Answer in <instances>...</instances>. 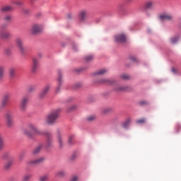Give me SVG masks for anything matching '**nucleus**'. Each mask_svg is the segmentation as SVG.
<instances>
[{"instance_id":"e433bc0d","label":"nucleus","mask_w":181,"mask_h":181,"mask_svg":"<svg viewBox=\"0 0 181 181\" xmlns=\"http://www.w3.org/2000/svg\"><path fill=\"white\" fill-rule=\"evenodd\" d=\"M96 118H97V117H95V115H91V116H89L87 118V119H88V121H94Z\"/></svg>"},{"instance_id":"dca6fc26","label":"nucleus","mask_w":181,"mask_h":181,"mask_svg":"<svg viewBox=\"0 0 181 181\" xmlns=\"http://www.w3.org/2000/svg\"><path fill=\"white\" fill-rule=\"evenodd\" d=\"M115 91H131V87L129 86H118L115 89Z\"/></svg>"},{"instance_id":"5701e85b","label":"nucleus","mask_w":181,"mask_h":181,"mask_svg":"<svg viewBox=\"0 0 181 181\" xmlns=\"http://www.w3.org/2000/svg\"><path fill=\"white\" fill-rule=\"evenodd\" d=\"M57 141L59 144V147L63 148V139H62V135H60V134H58L57 135Z\"/></svg>"},{"instance_id":"a18cd8bd","label":"nucleus","mask_w":181,"mask_h":181,"mask_svg":"<svg viewBox=\"0 0 181 181\" xmlns=\"http://www.w3.org/2000/svg\"><path fill=\"white\" fill-rule=\"evenodd\" d=\"M78 180V177L77 176H73L71 179V181H76Z\"/></svg>"},{"instance_id":"bb28decb","label":"nucleus","mask_w":181,"mask_h":181,"mask_svg":"<svg viewBox=\"0 0 181 181\" xmlns=\"http://www.w3.org/2000/svg\"><path fill=\"white\" fill-rule=\"evenodd\" d=\"M49 180V175H44L40 177L39 181H47Z\"/></svg>"},{"instance_id":"9b49d317","label":"nucleus","mask_w":181,"mask_h":181,"mask_svg":"<svg viewBox=\"0 0 181 181\" xmlns=\"http://www.w3.org/2000/svg\"><path fill=\"white\" fill-rule=\"evenodd\" d=\"M115 41L116 42V43H126L127 38L125 37V35L122 34L117 35L115 36Z\"/></svg>"},{"instance_id":"473e14b6","label":"nucleus","mask_w":181,"mask_h":181,"mask_svg":"<svg viewBox=\"0 0 181 181\" xmlns=\"http://www.w3.org/2000/svg\"><path fill=\"white\" fill-rule=\"evenodd\" d=\"M86 62H91L94 59V57L93 55H88L85 57Z\"/></svg>"},{"instance_id":"f257e3e1","label":"nucleus","mask_w":181,"mask_h":181,"mask_svg":"<svg viewBox=\"0 0 181 181\" xmlns=\"http://www.w3.org/2000/svg\"><path fill=\"white\" fill-rule=\"evenodd\" d=\"M28 129H30V131H32L33 135H37L38 136L45 135V136H46V138H47V148H50V146H52V144H53V136H52L51 133L43 132V131L37 129L35 125H33L32 124H28Z\"/></svg>"},{"instance_id":"4468645a","label":"nucleus","mask_w":181,"mask_h":181,"mask_svg":"<svg viewBox=\"0 0 181 181\" xmlns=\"http://www.w3.org/2000/svg\"><path fill=\"white\" fill-rule=\"evenodd\" d=\"M37 67H39V61L34 58L33 59V66H32L33 73H36V71H37Z\"/></svg>"},{"instance_id":"6ab92c4d","label":"nucleus","mask_w":181,"mask_h":181,"mask_svg":"<svg viewBox=\"0 0 181 181\" xmlns=\"http://www.w3.org/2000/svg\"><path fill=\"white\" fill-rule=\"evenodd\" d=\"M130 124H131V119L128 118V119H127L122 123V127H123V128H128Z\"/></svg>"},{"instance_id":"8fccbe9b","label":"nucleus","mask_w":181,"mask_h":181,"mask_svg":"<svg viewBox=\"0 0 181 181\" xmlns=\"http://www.w3.org/2000/svg\"><path fill=\"white\" fill-rule=\"evenodd\" d=\"M77 87H80V84H78V85H77Z\"/></svg>"},{"instance_id":"a19ab883","label":"nucleus","mask_w":181,"mask_h":181,"mask_svg":"<svg viewBox=\"0 0 181 181\" xmlns=\"http://www.w3.org/2000/svg\"><path fill=\"white\" fill-rule=\"evenodd\" d=\"M74 139V136H70L69 138V144H70V145H72L73 144V139Z\"/></svg>"},{"instance_id":"ddd939ff","label":"nucleus","mask_w":181,"mask_h":181,"mask_svg":"<svg viewBox=\"0 0 181 181\" xmlns=\"http://www.w3.org/2000/svg\"><path fill=\"white\" fill-rule=\"evenodd\" d=\"M43 162H45V158L44 157H41L28 162V164L29 165H40V163H43Z\"/></svg>"},{"instance_id":"c85d7f7f","label":"nucleus","mask_w":181,"mask_h":181,"mask_svg":"<svg viewBox=\"0 0 181 181\" xmlns=\"http://www.w3.org/2000/svg\"><path fill=\"white\" fill-rule=\"evenodd\" d=\"M31 177H32V175H30V174L24 175L23 176L22 181H28Z\"/></svg>"},{"instance_id":"0eeeda50","label":"nucleus","mask_w":181,"mask_h":181,"mask_svg":"<svg viewBox=\"0 0 181 181\" xmlns=\"http://www.w3.org/2000/svg\"><path fill=\"white\" fill-rule=\"evenodd\" d=\"M9 98H11V93H6L4 94L1 102V107H6V105H8Z\"/></svg>"},{"instance_id":"37998d69","label":"nucleus","mask_w":181,"mask_h":181,"mask_svg":"<svg viewBox=\"0 0 181 181\" xmlns=\"http://www.w3.org/2000/svg\"><path fill=\"white\" fill-rule=\"evenodd\" d=\"M14 4L15 5H18V6H22V5H23V2L21 1H15Z\"/></svg>"},{"instance_id":"f03ea898","label":"nucleus","mask_w":181,"mask_h":181,"mask_svg":"<svg viewBox=\"0 0 181 181\" xmlns=\"http://www.w3.org/2000/svg\"><path fill=\"white\" fill-rule=\"evenodd\" d=\"M60 109H56L49 112L45 119L46 124H47V125H53V124H56V121H57V119L60 115Z\"/></svg>"},{"instance_id":"4be33fe9","label":"nucleus","mask_w":181,"mask_h":181,"mask_svg":"<svg viewBox=\"0 0 181 181\" xmlns=\"http://www.w3.org/2000/svg\"><path fill=\"white\" fill-rule=\"evenodd\" d=\"M112 111V109L110 107H106L102 110V114L107 115V114H110Z\"/></svg>"},{"instance_id":"393cba45","label":"nucleus","mask_w":181,"mask_h":181,"mask_svg":"<svg viewBox=\"0 0 181 181\" xmlns=\"http://www.w3.org/2000/svg\"><path fill=\"white\" fill-rule=\"evenodd\" d=\"M178 40H179V37H173L170 39V42L172 45H175L177 43Z\"/></svg>"},{"instance_id":"412c9836","label":"nucleus","mask_w":181,"mask_h":181,"mask_svg":"<svg viewBox=\"0 0 181 181\" xmlns=\"http://www.w3.org/2000/svg\"><path fill=\"white\" fill-rule=\"evenodd\" d=\"M107 73L106 69H100L95 73V76H103Z\"/></svg>"},{"instance_id":"423d86ee","label":"nucleus","mask_w":181,"mask_h":181,"mask_svg":"<svg viewBox=\"0 0 181 181\" xmlns=\"http://www.w3.org/2000/svg\"><path fill=\"white\" fill-rule=\"evenodd\" d=\"M50 88H52L51 85H46L40 93L39 98H40V100L45 98V97H46V95H47V93L50 91Z\"/></svg>"},{"instance_id":"49530a36","label":"nucleus","mask_w":181,"mask_h":181,"mask_svg":"<svg viewBox=\"0 0 181 181\" xmlns=\"http://www.w3.org/2000/svg\"><path fill=\"white\" fill-rule=\"evenodd\" d=\"M130 60H132V62H136V57L134 56L130 57Z\"/></svg>"},{"instance_id":"3c124183","label":"nucleus","mask_w":181,"mask_h":181,"mask_svg":"<svg viewBox=\"0 0 181 181\" xmlns=\"http://www.w3.org/2000/svg\"><path fill=\"white\" fill-rule=\"evenodd\" d=\"M74 50H75V51H76V50H77L76 49H75V48H74Z\"/></svg>"},{"instance_id":"f704fd0d","label":"nucleus","mask_w":181,"mask_h":181,"mask_svg":"<svg viewBox=\"0 0 181 181\" xmlns=\"http://www.w3.org/2000/svg\"><path fill=\"white\" fill-rule=\"evenodd\" d=\"M25 151H22L19 155V160H23V158H25Z\"/></svg>"},{"instance_id":"09e8293b","label":"nucleus","mask_w":181,"mask_h":181,"mask_svg":"<svg viewBox=\"0 0 181 181\" xmlns=\"http://www.w3.org/2000/svg\"><path fill=\"white\" fill-rule=\"evenodd\" d=\"M23 12H24V13H29V10H28V9H24V10H23Z\"/></svg>"},{"instance_id":"7c9ffc66","label":"nucleus","mask_w":181,"mask_h":181,"mask_svg":"<svg viewBox=\"0 0 181 181\" xmlns=\"http://www.w3.org/2000/svg\"><path fill=\"white\" fill-rule=\"evenodd\" d=\"M86 16H87V13H86V12H84V11L81 12V14H80L81 21H84V19H86Z\"/></svg>"},{"instance_id":"de8ad7c7","label":"nucleus","mask_w":181,"mask_h":181,"mask_svg":"<svg viewBox=\"0 0 181 181\" xmlns=\"http://www.w3.org/2000/svg\"><path fill=\"white\" fill-rule=\"evenodd\" d=\"M171 71L174 73V74H176L177 69L175 68H172Z\"/></svg>"},{"instance_id":"9d476101","label":"nucleus","mask_w":181,"mask_h":181,"mask_svg":"<svg viewBox=\"0 0 181 181\" xmlns=\"http://www.w3.org/2000/svg\"><path fill=\"white\" fill-rule=\"evenodd\" d=\"M62 83H63V76L62 75V73L59 72L58 86L55 90L56 94H59V93H60V90H62Z\"/></svg>"},{"instance_id":"f3484780","label":"nucleus","mask_w":181,"mask_h":181,"mask_svg":"<svg viewBox=\"0 0 181 181\" xmlns=\"http://www.w3.org/2000/svg\"><path fill=\"white\" fill-rule=\"evenodd\" d=\"M42 148H43V145L42 144L37 146L32 151L33 155H37V153L40 152Z\"/></svg>"},{"instance_id":"603ef678","label":"nucleus","mask_w":181,"mask_h":181,"mask_svg":"<svg viewBox=\"0 0 181 181\" xmlns=\"http://www.w3.org/2000/svg\"><path fill=\"white\" fill-rule=\"evenodd\" d=\"M74 158H75V157H73V158H72V159H74Z\"/></svg>"},{"instance_id":"c756f323","label":"nucleus","mask_w":181,"mask_h":181,"mask_svg":"<svg viewBox=\"0 0 181 181\" xmlns=\"http://www.w3.org/2000/svg\"><path fill=\"white\" fill-rule=\"evenodd\" d=\"M16 72V69H15V68H11L9 69L10 77H14Z\"/></svg>"},{"instance_id":"cd10ccee","label":"nucleus","mask_w":181,"mask_h":181,"mask_svg":"<svg viewBox=\"0 0 181 181\" xmlns=\"http://www.w3.org/2000/svg\"><path fill=\"white\" fill-rule=\"evenodd\" d=\"M76 110H77V106H76V105H73L67 109V112H72V111H76Z\"/></svg>"},{"instance_id":"1a4fd4ad","label":"nucleus","mask_w":181,"mask_h":181,"mask_svg":"<svg viewBox=\"0 0 181 181\" xmlns=\"http://www.w3.org/2000/svg\"><path fill=\"white\" fill-rule=\"evenodd\" d=\"M12 37V34L8 31H1L0 33V39L2 40H9Z\"/></svg>"},{"instance_id":"2eb2a0df","label":"nucleus","mask_w":181,"mask_h":181,"mask_svg":"<svg viewBox=\"0 0 181 181\" xmlns=\"http://www.w3.org/2000/svg\"><path fill=\"white\" fill-rule=\"evenodd\" d=\"M160 19H161V21H172L173 16L168 13L162 14L160 16Z\"/></svg>"},{"instance_id":"aec40b11","label":"nucleus","mask_w":181,"mask_h":181,"mask_svg":"<svg viewBox=\"0 0 181 181\" xmlns=\"http://www.w3.org/2000/svg\"><path fill=\"white\" fill-rule=\"evenodd\" d=\"M1 12H10V11H12V6H6L1 8Z\"/></svg>"},{"instance_id":"7ed1b4c3","label":"nucleus","mask_w":181,"mask_h":181,"mask_svg":"<svg viewBox=\"0 0 181 181\" xmlns=\"http://www.w3.org/2000/svg\"><path fill=\"white\" fill-rule=\"evenodd\" d=\"M28 103H29V97L24 96L21 98L20 103V110L22 112H25L26 111V108H28Z\"/></svg>"},{"instance_id":"4c0bfd02","label":"nucleus","mask_w":181,"mask_h":181,"mask_svg":"<svg viewBox=\"0 0 181 181\" xmlns=\"http://www.w3.org/2000/svg\"><path fill=\"white\" fill-rule=\"evenodd\" d=\"M24 134L25 135H27V136H28L29 138H32V134H30V132L25 130Z\"/></svg>"},{"instance_id":"c9c22d12","label":"nucleus","mask_w":181,"mask_h":181,"mask_svg":"<svg viewBox=\"0 0 181 181\" xmlns=\"http://www.w3.org/2000/svg\"><path fill=\"white\" fill-rule=\"evenodd\" d=\"M66 175V173L64 171H59L57 173V176H59L60 177L64 176Z\"/></svg>"},{"instance_id":"ea45409f","label":"nucleus","mask_w":181,"mask_h":181,"mask_svg":"<svg viewBox=\"0 0 181 181\" xmlns=\"http://www.w3.org/2000/svg\"><path fill=\"white\" fill-rule=\"evenodd\" d=\"M145 119L144 118H141V119H138L137 121H136V123L137 124H145Z\"/></svg>"},{"instance_id":"79ce46f5","label":"nucleus","mask_w":181,"mask_h":181,"mask_svg":"<svg viewBox=\"0 0 181 181\" xmlns=\"http://www.w3.org/2000/svg\"><path fill=\"white\" fill-rule=\"evenodd\" d=\"M121 78H123V80H128V78H129V76L127 74H123L121 76Z\"/></svg>"},{"instance_id":"a211bd4d","label":"nucleus","mask_w":181,"mask_h":181,"mask_svg":"<svg viewBox=\"0 0 181 181\" xmlns=\"http://www.w3.org/2000/svg\"><path fill=\"white\" fill-rule=\"evenodd\" d=\"M146 9H151L155 6V2L153 1H147L145 4Z\"/></svg>"},{"instance_id":"58836bf2","label":"nucleus","mask_w":181,"mask_h":181,"mask_svg":"<svg viewBox=\"0 0 181 181\" xmlns=\"http://www.w3.org/2000/svg\"><path fill=\"white\" fill-rule=\"evenodd\" d=\"M139 105H148V103L146 100H141L139 102Z\"/></svg>"},{"instance_id":"6e6552de","label":"nucleus","mask_w":181,"mask_h":181,"mask_svg":"<svg viewBox=\"0 0 181 181\" xmlns=\"http://www.w3.org/2000/svg\"><path fill=\"white\" fill-rule=\"evenodd\" d=\"M42 29H43V26L40 24H33L31 27L32 33H40L42 32Z\"/></svg>"},{"instance_id":"c03bdc74","label":"nucleus","mask_w":181,"mask_h":181,"mask_svg":"<svg viewBox=\"0 0 181 181\" xmlns=\"http://www.w3.org/2000/svg\"><path fill=\"white\" fill-rule=\"evenodd\" d=\"M28 90L30 93H32V91H33L35 90V86H30L28 87Z\"/></svg>"},{"instance_id":"20e7f679","label":"nucleus","mask_w":181,"mask_h":181,"mask_svg":"<svg viewBox=\"0 0 181 181\" xmlns=\"http://www.w3.org/2000/svg\"><path fill=\"white\" fill-rule=\"evenodd\" d=\"M16 45L17 47L19 49L21 54H25V47L23 46V39L21 37H18L16 38Z\"/></svg>"},{"instance_id":"2f4dec72","label":"nucleus","mask_w":181,"mask_h":181,"mask_svg":"<svg viewBox=\"0 0 181 181\" xmlns=\"http://www.w3.org/2000/svg\"><path fill=\"white\" fill-rule=\"evenodd\" d=\"M11 166H12V162L8 161V162L6 163V164L4 165V168H5V169H9V168H11Z\"/></svg>"},{"instance_id":"39448f33","label":"nucleus","mask_w":181,"mask_h":181,"mask_svg":"<svg viewBox=\"0 0 181 181\" xmlns=\"http://www.w3.org/2000/svg\"><path fill=\"white\" fill-rule=\"evenodd\" d=\"M6 125L8 128L13 127V115L12 113H6Z\"/></svg>"},{"instance_id":"72a5a7b5","label":"nucleus","mask_w":181,"mask_h":181,"mask_svg":"<svg viewBox=\"0 0 181 181\" xmlns=\"http://www.w3.org/2000/svg\"><path fill=\"white\" fill-rule=\"evenodd\" d=\"M12 19V16L7 15L4 17V21H6V22H9Z\"/></svg>"},{"instance_id":"b1692460","label":"nucleus","mask_w":181,"mask_h":181,"mask_svg":"<svg viewBox=\"0 0 181 181\" xmlns=\"http://www.w3.org/2000/svg\"><path fill=\"white\" fill-rule=\"evenodd\" d=\"M5 76V66H0V79Z\"/></svg>"},{"instance_id":"f8f14e48","label":"nucleus","mask_w":181,"mask_h":181,"mask_svg":"<svg viewBox=\"0 0 181 181\" xmlns=\"http://www.w3.org/2000/svg\"><path fill=\"white\" fill-rule=\"evenodd\" d=\"M99 83H101L102 84H106L107 86H112V84L115 83V81L111 78H103V79H100L99 81Z\"/></svg>"},{"instance_id":"a878e982","label":"nucleus","mask_w":181,"mask_h":181,"mask_svg":"<svg viewBox=\"0 0 181 181\" xmlns=\"http://www.w3.org/2000/svg\"><path fill=\"white\" fill-rule=\"evenodd\" d=\"M5 146V143L4 142V139H2V135L0 134V151H2Z\"/></svg>"}]
</instances>
